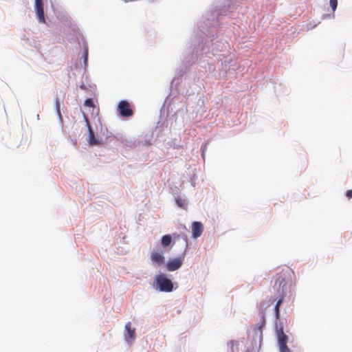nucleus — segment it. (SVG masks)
<instances>
[{
    "mask_svg": "<svg viewBox=\"0 0 352 352\" xmlns=\"http://www.w3.org/2000/svg\"><path fill=\"white\" fill-rule=\"evenodd\" d=\"M89 143L90 145H97L99 144L98 141L95 138L94 133L91 129L89 127Z\"/></svg>",
    "mask_w": 352,
    "mask_h": 352,
    "instance_id": "nucleus-11",
    "label": "nucleus"
},
{
    "mask_svg": "<svg viewBox=\"0 0 352 352\" xmlns=\"http://www.w3.org/2000/svg\"><path fill=\"white\" fill-rule=\"evenodd\" d=\"M171 241H172V238H171L170 235H168V234L164 235L162 238V245L164 247H166L170 244Z\"/></svg>",
    "mask_w": 352,
    "mask_h": 352,
    "instance_id": "nucleus-12",
    "label": "nucleus"
},
{
    "mask_svg": "<svg viewBox=\"0 0 352 352\" xmlns=\"http://www.w3.org/2000/svg\"><path fill=\"white\" fill-rule=\"evenodd\" d=\"M151 259L152 262L158 266L163 265L165 262L164 256L162 252L155 251L151 254Z\"/></svg>",
    "mask_w": 352,
    "mask_h": 352,
    "instance_id": "nucleus-6",
    "label": "nucleus"
},
{
    "mask_svg": "<svg viewBox=\"0 0 352 352\" xmlns=\"http://www.w3.org/2000/svg\"><path fill=\"white\" fill-rule=\"evenodd\" d=\"M206 148H207V144H205L203 147H202V156L204 158V155H205V151L206 150Z\"/></svg>",
    "mask_w": 352,
    "mask_h": 352,
    "instance_id": "nucleus-18",
    "label": "nucleus"
},
{
    "mask_svg": "<svg viewBox=\"0 0 352 352\" xmlns=\"http://www.w3.org/2000/svg\"><path fill=\"white\" fill-rule=\"evenodd\" d=\"M275 331L279 345L280 352H291L287 345L288 336L284 333V324L283 322L275 323Z\"/></svg>",
    "mask_w": 352,
    "mask_h": 352,
    "instance_id": "nucleus-2",
    "label": "nucleus"
},
{
    "mask_svg": "<svg viewBox=\"0 0 352 352\" xmlns=\"http://www.w3.org/2000/svg\"><path fill=\"white\" fill-rule=\"evenodd\" d=\"M284 298L285 296H278L277 295H275L274 300H277L276 304L274 307V314L276 320V322H280V320H278L280 318V307L283 302Z\"/></svg>",
    "mask_w": 352,
    "mask_h": 352,
    "instance_id": "nucleus-9",
    "label": "nucleus"
},
{
    "mask_svg": "<svg viewBox=\"0 0 352 352\" xmlns=\"http://www.w3.org/2000/svg\"><path fill=\"white\" fill-rule=\"evenodd\" d=\"M346 196L349 199L352 198V190H347L346 192Z\"/></svg>",
    "mask_w": 352,
    "mask_h": 352,
    "instance_id": "nucleus-17",
    "label": "nucleus"
},
{
    "mask_svg": "<svg viewBox=\"0 0 352 352\" xmlns=\"http://www.w3.org/2000/svg\"><path fill=\"white\" fill-rule=\"evenodd\" d=\"M84 105L87 107H94V103L91 98H87L85 100Z\"/></svg>",
    "mask_w": 352,
    "mask_h": 352,
    "instance_id": "nucleus-14",
    "label": "nucleus"
},
{
    "mask_svg": "<svg viewBox=\"0 0 352 352\" xmlns=\"http://www.w3.org/2000/svg\"><path fill=\"white\" fill-rule=\"evenodd\" d=\"M56 108L58 116H60V105L58 98L56 100Z\"/></svg>",
    "mask_w": 352,
    "mask_h": 352,
    "instance_id": "nucleus-16",
    "label": "nucleus"
},
{
    "mask_svg": "<svg viewBox=\"0 0 352 352\" xmlns=\"http://www.w3.org/2000/svg\"><path fill=\"white\" fill-rule=\"evenodd\" d=\"M177 204L181 207V208H185L186 207V201L180 197H178L176 199Z\"/></svg>",
    "mask_w": 352,
    "mask_h": 352,
    "instance_id": "nucleus-13",
    "label": "nucleus"
},
{
    "mask_svg": "<svg viewBox=\"0 0 352 352\" xmlns=\"http://www.w3.org/2000/svg\"><path fill=\"white\" fill-rule=\"evenodd\" d=\"M118 110L122 117H130L133 113L129 102L126 100H122L119 102Z\"/></svg>",
    "mask_w": 352,
    "mask_h": 352,
    "instance_id": "nucleus-4",
    "label": "nucleus"
},
{
    "mask_svg": "<svg viewBox=\"0 0 352 352\" xmlns=\"http://www.w3.org/2000/svg\"><path fill=\"white\" fill-rule=\"evenodd\" d=\"M294 272L289 267L283 269L276 276L275 283L273 286L275 295L285 296L292 282Z\"/></svg>",
    "mask_w": 352,
    "mask_h": 352,
    "instance_id": "nucleus-1",
    "label": "nucleus"
},
{
    "mask_svg": "<svg viewBox=\"0 0 352 352\" xmlns=\"http://www.w3.org/2000/svg\"><path fill=\"white\" fill-rule=\"evenodd\" d=\"M265 323V319L263 318V325H264Z\"/></svg>",
    "mask_w": 352,
    "mask_h": 352,
    "instance_id": "nucleus-19",
    "label": "nucleus"
},
{
    "mask_svg": "<svg viewBox=\"0 0 352 352\" xmlns=\"http://www.w3.org/2000/svg\"><path fill=\"white\" fill-rule=\"evenodd\" d=\"M157 288L160 292H170L173 290V284L171 280L166 277L165 274H160L155 277Z\"/></svg>",
    "mask_w": 352,
    "mask_h": 352,
    "instance_id": "nucleus-3",
    "label": "nucleus"
},
{
    "mask_svg": "<svg viewBox=\"0 0 352 352\" xmlns=\"http://www.w3.org/2000/svg\"><path fill=\"white\" fill-rule=\"evenodd\" d=\"M125 329L127 331L128 335L126 340L131 341L134 340L135 337V329L131 327V323L130 322L125 324Z\"/></svg>",
    "mask_w": 352,
    "mask_h": 352,
    "instance_id": "nucleus-10",
    "label": "nucleus"
},
{
    "mask_svg": "<svg viewBox=\"0 0 352 352\" xmlns=\"http://www.w3.org/2000/svg\"><path fill=\"white\" fill-rule=\"evenodd\" d=\"M184 261V256L170 259L166 263V269L169 272H173L179 269Z\"/></svg>",
    "mask_w": 352,
    "mask_h": 352,
    "instance_id": "nucleus-5",
    "label": "nucleus"
},
{
    "mask_svg": "<svg viewBox=\"0 0 352 352\" xmlns=\"http://www.w3.org/2000/svg\"><path fill=\"white\" fill-rule=\"evenodd\" d=\"M330 6L331 7L333 11H335L337 6H338V1L337 0H330L329 1Z\"/></svg>",
    "mask_w": 352,
    "mask_h": 352,
    "instance_id": "nucleus-15",
    "label": "nucleus"
},
{
    "mask_svg": "<svg viewBox=\"0 0 352 352\" xmlns=\"http://www.w3.org/2000/svg\"><path fill=\"white\" fill-rule=\"evenodd\" d=\"M35 7L38 21L41 23H45L43 5L42 0H35Z\"/></svg>",
    "mask_w": 352,
    "mask_h": 352,
    "instance_id": "nucleus-7",
    "label": "nucleus"
},
{
    "mask_svg": "<svg viewBox=\"0 0 352 352\" xmlns=\"http://www.w3.org/2000/svg\"><path fill=\"white\" fill-rule=\"evenodd\" d=\"M192 236L196 239L201 236V234H202L204 228H203V225L201 222L195 221L192 223Z\"/></svg>",
    "mask_w": 352,
    "mask_h": 352,
    "instance_id": "nucleus-8",
    "label": "nucleus"
}]
</instances>
